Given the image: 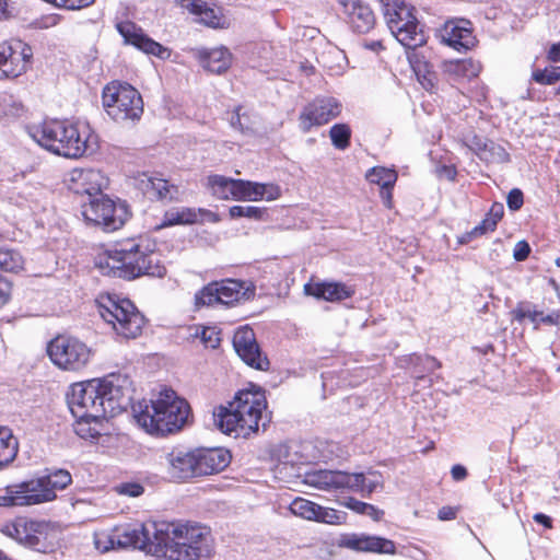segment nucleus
<instances>
[{
  "label": "nucleus",
  "instance_id": "nucleus-20",
  "mask_svg": "<svg viewBox=\"0 0 560 560\" xmlns=\"http://www.w3.org/2000/svg\"><path fill=\"white\" fill-rule=\"evenodd\" d=\"M118 33L122 36L125 44L132 45L147 55H152L161 59L167 58L170 51L149 37L141 27L131 21H122L116 24Z\"/></svg>",
  "mask_w": 560,
  "mask_h": 560
},
{
  "label": "nucleus",
  "instance_id": "nucleus-34",
  "mask_svg": "<svg viewBox=\"0 0 560 560\" xmlns=\"http://www.w3.org/2000/svg\"><path fill=\"white\" fill-rule=\"evenodd\" d=\"M201 212L199 209L198 212L195 209L190 208H178L172 209L165 212L163 226H171L176 224H192L198 221V213Z\"/></svg>",
  "mask_w": 560,
  "mask_h": 560
},
{
  "label": "nucleus",
  "instance_id": "nucleus-13",
  "mask_svg": "<svg viewBox=\"0 0 560 560\" xmlns=\"http://www.w3.org/2000/svg\"><path fill=\"white\" fill-rule=\"evenodd\" d=\"M97 385L108 417H115L130 406L135 389L127 374L109 373L97 380Z\"/></svg>",
  "mask_w": 560,
  "mask_h": 560
},
{
  "label": "nucleus",
  "instance_id": "nucleus-3",
  "mask_svg": "<svg viewBox=\"0 0 560 560\" xmlns=\"http://www.w3.org/2000/svg\"><path fill=\"white\" fill-rule=\"evenodd\" d=\"M154 247L155 245L144 237L120 242L108 254L105 266L101 265L103 273L127 280L143 275L162 278L166 273V268Z\"/></svg>",
  "mask_w": 560,
  "mask_h": 560
},
{
  "label": "nucleus",
  "instance_id": "nucleus-24",
  "mask_svg": "<svg viewBox=\"0 0 560 560\" xmlns=\"http://www.w3.org/2000/svg\"><path fill=\"white\" fill-rule=\"evenodd\" d=\"M72 189L77 194L88 195L89 200L98 197L107 187L108 179L101 171L93 168L73 170L71 173Z\"/></svg>",
  "mask_w": 560,
  "mask_h": 560
},
{
  "label": "nucleus",
  "instance_id": "nucleus-14",
  "mask_svg": "<svg viewBox=\"0 0 560 560\" xmlns=\"http://www.w3.org/2000/svg\"><path fill=\"white\" fill-rule=\"evenodd\" d=\"M18 539L26 547L43 553L51 552L58 540L57 527L46 521H26L14 527Z\"/></svg>",
  "mask_w": 560,
  "mask_h": 560
},
{
  "label": "nucleus",
  "instance_id": "nucleus-41",
  "mask_svg": "<svg viewBox=\"0 0 560 560\" xmlns=\"http://www.w3.org/2000/svg\"><path fill=\"white\" fill-rule=\"evenodd\" d=\"M290 511L302 518L315 521L319 505L304 498H296L290 504Z\"/></svg>",
  "mask_w": 560,
  "mask_h": 560
},
{
  "label": "nucleus",
  "instance_id": "nucleus-40",
  "mask_svg": "<svg viewBox=\"0 0 560 560\" xmlns=\"http://www.w3.org/2000/svg\"><path fill=\"white\" fill-rule=\"evenodd\" d=\"M366 178L382 188H393L397 180V173L394 170L376 166L371 168Z\"/></svg>",
  "mask_w": 560,
  "mask_h": 560
},
{
  "label": "nucleus",
  "instance_id": "nucleus-10",
  "mask_svg": "<svg viewBox=\"0 0 560 560\" xmlns=\"http://www.w3.org/2000/svg\"><path fill=\"white\" fill-rule=\"evenodd\" d=\"M82 215L89 224L104 232H114L126 223L130 213L125 201H115L106 195H100L82 206Z\"/></svg>",
  "mask_w": 560,
  "mask_h": 560
},
{
  "label": "nucleus",
  "instance_id": "nucleus-42",
  "mask_svg": "<svg viewBox=\"0 0 560 560\" xmlns=\"http://www.w3.org/2000/svg\"><path fill=\"white\" fill-rule=\"evenodd\" d=\"M218 281H213L195 294V305L201 306H213L220 304Z\"/></svg>",
  "mask_w": 560,
  "mask_h": 560
},
{
  "label": "nucleus",
  "instance_id": "nucleus-50",
  "mask_svg": "<svg viewBox=\"0 0 560 560\" xmlns=\"http://www.w3.org/2000/svg\"><path fill=\"white\" fill-rule=\"evenodd\" d=\"M92 422L95 423L93 420L77 419L75 433L82 439H96L100 432L96 427H91Z\"/></svg>",
  "mask_w": 560,
  "mask_h": 560
},
{
  "label": "nucleus",
  "instance_id": "nucleus-43",
  "mask_svg": "<svg viewBox=\"0 0 560 560\" xmlns=\"http://www.w3.org/2000/svg\"><path fill=\"white\" fill-rule=\"evenodd\" d=\"M329 136L335 148L345 150L349 147L351 130L346 124H336L330 128Z\"/></svg>",
  "mask_w": 560,
  "mask_h": 560
},
{
  "label": "nucleus",
  "instance_id": "nucleus-29",
  "mask_svg": "<svg viewBox=\"0 0 560 560\" xmlns=\"http://www.w3.org/2000/svg\"><path fill=\"white\" fill-rule=\"evenodd\" d=\"M442 67L448 80L454 83L476 78L481 70L480 63L472 59L447 60Z\"/></svg>",
  "mask_w": 560,
  "mask_h": 560
},
{
  "label": "nucleus",
  "instance_id": "nucleus-48",
  "mask_svg": "<svg viewBox=\"0 0 560 560\" xmlns=\"http://www.w3.org/2000/svg\"><path fill=\"white\" fill-rule=\"evenodd\" d=\"M532 78L539 84L550 85L560 81V67L550 66L545 69H537L533 72Z\"/></svg>",
  "mask_w": 560,
  "mask_h": 560
},
{
  "label": "nucleus",
  "instance_id": "nucleus-53",
  "mask_svg": "<svg viewBox=\"0 0 560 560\" xmlns=\"http://www.w3.org/2000/svg\"><path fill=\"white\" fill-rule=\"evenodd\" d=\"M262 189H260L259 200L266 199L268 201L276 200L281 195V189L279 186L275 184H261Z\"/></svg>",
  "mask_w": 560,
  "mask_h": 560
},
{
  "label": "nucleus",
  "instance_id": "nucleus-39",
  "mask_svg": "<svg viewBox=\"0 0 560 560\" xmlns=\"http://www.w3.org/2000/svg\"><path fill=\"white\" fill-rule=\"evenodd\" d=\"M208 184L213 194L220 199L233 198L235 179L222 175H211L208 177Z\"/></svg>",
  "mask_w": 560,
  "mask_h": 560
},
{
  "label": "nucleus",
  "instance_id": "nucleus-44",
  "mask_svg": "<svg viewBox=\"0 0 560 560\" xmlns=\"http://www.w3.org/2000/svg\"><path fill=\"white\" fill-rule=\"evenodd\" d=\"M497 223L488 214L486 218L476 225L471 231L465 233L458 238L459 244H468L472 238L493 232L497 229Z\"/></svg>",
  "mask_w": 560,
  "mask_h": 560
},
{
  "label": "nucleus",
  "instance_id": "nucleus-12",
  "mask_svg": "<svg viewBox=\"0 0 560 560\" xmlns=\"http://www.w3.org/2000/svg\"><path fill=\"white\" fill-rule=\"evenodd\" d=\"M67 401L75 419L93 420L96 424L108 417L97 380L74 384Z\"/></svg>",
  "mask_w": 560,
  "mask_h": 560
},
{
  "label": "nucleus",
  "instance_id": "nucleus-18",
  "mask_svg": "<svg viewBox=\"0 0 560 560\" xmlns=\"http://www.w3.org/2000/svg\"><path fill=\"white\" fill-rule=\"evenodd\" d=\"M47 474L28 480L33 497L37 499L36 504L54 501L57 490L66 489L71 482V474L66 469H47Z\"/></svg>",
  "mask_w": 560,
  "mask_h": 560
},
{
  "label": "nucleus",
  "instance_id": "nucleus-5",
  "mask_svg": "<svg viewBox=\"0 0 560 560\" xmlns=\"http://www.w3.org/2000/svg\"><path fill=\"white\" fill-rule=\"evenodd\" d=\"M31 137L46 150L68 159L84 155L89 144L85 132L68 120H48L30 129Z\"/></svg>",
  "mask_w": 560,
  "mask_h": 560
},
{
  "label": "nucleus",
  "instance_id": "nucleus-57",
  "mask_svg": "<svg viewBox=\"0 0 560 560\" xmlns=\"http://www.w3.org/2000/svg\"><path fill=\"white\" fill-rule=\"evenodd\" d=\"M201 22H203L206 25L215 27L220 23V18L215 14L214 10L207 7L201 15H200Z\"/></svg>",
  "mask_w": 560,
  "mask_h": 560
},
{
  "label": "nucleus",
  "instance_id": "nucleus-59",
  "mask_svg": "<svg viewBox=\"0 0 560 560\" xmlns=\"http://www.w3.org/2000/svg\"><path fill=\"white\" fill-rule=\"evenodd\" d=\"M487 214L498 224L504 214L503 203L494 202Z\"/></svg>",
  "mask_w": 560,
  "mask_h": 560
},
{
  "label": "nucleus",
  "instance_id": "nucleus-54",
  "mask_svg": "<svg viewBox=\"0 0 560 560\" xmlns=\"http://www.w3.org/2000/svg\"><path fill=\"white\" fill-rule=\"evenodd\" d=\"M95 0H59L58 8L80 10L93 4Z\"/></svg>",
  "mask_w": 560,
  "mask_h": 560
},
{
  "label": "nucleus",
  "instance_id": "nucleus-15",
  "mask_svg": "<svg viewBox=\"0 0 560 560\" xmlns=\"http://www.w3.org/2000/svg\"><path fill=\"white\" fill-rule=\"evenodd\" d=\"M33 57L30 45L21 39H10L0 44L1 78H16L24 73Z\"/></svg>",
  "mask_w": 560,
  "mask_h": 560
},
{
  "label": "nucleus",
  "instance_id": "nucleus-7",
  "mask_svg": "<svg viewBox=\"0 0 560 560\" xmlns=\"http://www.w3.org/2000/svg\"><path fill=\"white\" fill-rule=\"evenodd\" d=\"M98 313L115 331L126 339L137 338L145 324L144 316L128 299L107 294L98 300Z\"/></svg>",
  "mask_w": 560,
  "mask_h": 560
},
{
  "label": "nucleus",
  "instance_id": "nucleus-17",
  "mask_svg": "<svg viewBox=\"0 0 560 560\" xmlns=\"http://www.w3.org/2000/svg\"><path fill=\"white\" fill-rule=\"evenodd\" d=\"M233 347L237 355L248 366L259 371H267L269 369L270 362L262 354L256 341L255 332L248 326L241 327L235 331Z\"/></svg>",
  "mask_w": 560,
  "mask_h": 560
},
{
  "label": "nucleus",
  "instance_id": "nucleus-4",
  "mask_svg": "<svg viewBox=\"0 0 560 560\" xmlns=\"http://www.w3.org/2000/svg\"><path fill=\"white\" fill-rule=\"evenodd\" d=\"M131 408L138 424L158 435L179 431L190 415L188 402L171 388L162 389L156 398L139 400Z\"/></svg>",
  "mask_w": 560,
  "mask_h": 560
},
{
  "label": "nucleus",
  "instance_id": "nucleus-33",
  "mask_svg": "<svg viewBox=\"0 0 560 560\" xmlns=\"http://www.w3.org/2000/svg\"><path fill=\"white\" fill-rule=\"evenodd\" d=\"M18 454V440L8 428H0V468L11 463Z\"/></svg>",
  "mask_w": 560,
  "mask_h": 560
},
{
  "label": "nucleus",
  "instance_id": "nucleus-58",
  "mask_svg": "<svg viewBox=\"0 0 560 560\" xmlns=\"http://www.w3.org/2000/svg\"><path fill=\"white\" fill-rule=\"evenodd\" d=\"M488 142H489V140H487V139H483L478 136H474L472 138L469 139L468 147L479 158V153L483 152V144L488 143Z\"/></svg>",
  "mask_w": 560,
  "mask_h": 560
},
{
  "label": "nucleus",
  "instance_id": "nucleus-23",
  "mask_svg": "<svg viewBox=\"0 0 560 560\" xmlns=\"http://www.w3.org/2000/svg\"><path fill=\"white\" fill-rule=\"evenodd\" d=\"M467 20L447 21L440 31L441 40L456 50H467L475 45V36Z\"/></svg>",
  "mask_w": 560,
  "mask_h": 560
},
{
  "label": "nucleus",
  "instance_id": "nucleus-30",
  "mask_svg": "<svg viewBox=\"0 0 560 560\" xmlns=\"http://www.w3.org/2000/svg\"><path fill=\"white\" fill-rule=\"evenodd\" d=\"M37 499L33 497L28 480L8 486L0 494V506H30L36 505Z\"/></svg>",
  "mask_w": 560,
  "mask_h": 560
},
{
  "label": "nucleus",
  "instance_id": "nucleus-52",
  "mask_svg": "<svg viewBox=\"0 0 560 560\" xmlns=\"http://www.w3.org/2000/svg\"><path fill=\"white\" fill-rule=\"evenodd\" d=\"M506 203L510 210H520L524 203L523 191L518 188L511 189L506 197Z\"/></svg>",
  "mask_w": 560,
  "mask_h": 560
},
{
  "label": "nucleus",
  "instance_id": "nucleus-46",
  "mask_svg": "<svg viewBox=\"0 0 560 560\" xmlns=\"http://www.w3.org/2000/svg\"><path fill=\"white\" fill-rule=\"evenodd\" d=\"M347 520V513L331 508H324L319 505V511L316 513V522L339 525L343 524Z\"/></svg>",
  "mask_w": 560,
  "mask_h": 560
},
{
  "label": "nucleus",
  "instance_id": "nucleus-51",
  "mask_svg": "<svg viewBox=\"0 0 560 560\" xmlns=\"http://www.w3.org/2000/svg\"><path fill=\"white\" fill-rule=\"evenodd\" d=\"M116 490L119 494L137 498L143 493L144 488L139 482H122L116 487Z\"/></svg>",
  "mask_w": 560,
  "mask_h": 560
},
{
  "label": "nucleus",
  "instance_id": "nucleus-9",
  "mask_svg": "<svg viewBox=\"0 0 560 560\" xmlns=\"http://www.w3.org/2000/svg\"><path fill=\"white\" fill-rule=\"evenodd\" d=\"M305 483L324 491L349 490L370 497L378 486L377 480H368L363 472L349 474L341 470H315L305 475Z\"/></svg>",
  "mask_w": 560,
  "mask_h": 560
},
{
  "label": "nucleus",
  "instance_id": "nucleus-60",
  "mask_svg": "<svg viewBox=\"0 0 560 560\" xmlns=\"http://www.w3.org/2000/svg\"><path fill=\"white\" fill-rule=\"evenodd\" d=\"M451 475H452L453 480L463 481L467 477L468 472H467L466 467L457 464L452 467Z\"/></svg>",
  "mask_w": 560,
  "mask_h": 560
},
{
  "label": "nucleus",
  "instance_id": "nucleus-6",
  "mask_svg": "<svg viewBox=\"0 0 560 560\" xmlns=\"http://www.w3.org/2000/svg\"><path fill=\"white\" fill-rule=\"evenodd\" d=\"M387 26L395 38L407 49H416L427 43L423 25L413 5L404 0H381Z\"/></svg>",
  "mask_w": 560,
  "mask_h": 560
},
{
  "label": "nucleus",
  "instance_id": "nucleus-49",
  "mask_svg": "<svg viewBox=\"0 0 560 560\" xmlns=\"http://www.w3.org/2000/svg\"><path fill=\"white\" fill-rule=\"evenodd\" d=\"M196 336L200 338L201 342L209 348L215 349L220 345V337L219 332L215 330V328L211 327H202L199 330H197Z\"/></svg>",
  "mask_w": 560,
  "mask_h": 560
},
{
  "label": "nucleus",
  "instance_id": "nucleus-47",
  "mask_svg": "<svg viewBox=\"0 0 560 560\" xmlns=\"http://www.w3.org/2000/svg\"><path fill=\"white\" fill-rule=\"evenodd\" d=\"M511 314L518 323L529 318L535 324V328H538L537 317L542 315L541 312L536 311L528 302H520Z\"/></svg>",
  "mask_w": 560,
  "mask_h": 560
},
{
  "label": "nucleus",
  "instance_id": "nucleus-2",
  "mask_svg": "<svg viewBox=\"0 0 560 560\" xmlns=\"http://www.w3.org/2000/svg\"><path fill=\"white\" fill-rule=\"evenodd\" d=\"M267 400L262 390H241L229 407L220 406L213 412L215 427L224 434L247 439L259 430H266L270 416L264 411Z\"/></svg>",
  "mask_w": 560,
  "mask_h": 560
},
{
  "label": "nucleus",
  "instance_id": "nucleus-16",
  "mask_svg": "<svg viewBox=\"0 0 560 560\" xmlns=\"http://www.w3.org/2000/svg\"><path fill=\"white\" fill-rule=\"evenodd\" d=\"M233 347L237 355L248 366L259 371H267L269 369L270 362L262 354L256 341L255 332L248 326L241 327L235 331Z\"/></svg>",
  "mask_w": 560,
  "mask_h": 560
},
{
  "label": "nucleus",
  "instance_id": "nucleus-8",
  "mask_svg": "<svg viewBox=\"0 0 560 560\" xmlns=\"http://www.w3.org/2000/svg\"><path fill=\"white\" fill-rule=\"evenodd\" d=\"M107 115L117 122L139 120L143 113L140 93L128 83L110 82L102 94Z\"/></svg>",
  "mask_w": 560,
  "mask_h": 560
},
{
  "label": "nucleus",
  "instance_id": "nucleus-36",
  "mask_svg": "<svg viewBox=\"0 0 560 560\" xmlns=\"http://www.w3.org/2000/svg\"><path fill=\"white\" fill-rule=\"evenodd\" d=\"M234 195L233 199L235 200H249L257 201L259 200L260 189H262L260 183H255L250 180L244 179H235L234 184Z\"/></svg>",
  "mask_w": 560,
  "mask_h": 560
},
{
  "label": "nucleus",
  "instance_id": "nucleus-19",
  "mask_svg": "<svg viewBox=\"0 0 560 560\" xmlns=\"http://www.w3.org/2000/svg\"><path fill=\"white\" fill-rule=\"evenodd\" d=\"M341 104L334 97H318L307 104L300 114V126L304 132L313 126H322L337 117Z\"/></svg>",
  "mask_w": 560,
  "mask_h": 560
},
{
  "label": "nucleus",
  "instance_id": "nucleus-37",
  "mask_svg": "<svg viewBox=\"0 0 560 560\" xmlns=\"http://www.w3.org/2000/svg\"><path fill=\"white\" fill-rule=\"evenodd\" d=\"M479 159L486 163L497 164L509 163L511 160L509 152L492 140L483 144V152L479 153Z\"/></svg>",
  "mask_w": 560,
  "mask_h": 560
},
{
  "label": "nucleus",
  "instance_id": "nucleus-61",
  "mask_svg": "<svg viewBox=\"0 0 560 560\" xmlns=\"http://www.w3.org/2000/svg\"><path fill=\"white\" fill-rule=\"evenodd\" d=\"M10 299V284L0 278V307L8 303Z\"/></svg>",
  "mask_w": 560,
  "mask_h": 560
},
{
  "label": "nucleus",
  "instance_id": "nucleus-64",
  "mask_svg": "<svg viewBox=\"0 0 560 560\" xmlns=\"http://www.w3.org/2000/svg\"><path fill=\"white\" fill-rule=\"evenodd\" d=\"M547 58L552 62L560 61V43H555L550 46L547 52Z\"/></svg>",
  "mask_w": 560,
  "mask_h": 560
},
{
  "label": "nucleus",
  "instance_id": "nucleus-63",
  "mask_svg": "<svg viewBox=\"0 0 560 560\" xmlns=\"http://www.w3.org/2000/svg\"><path fill=\"white\" fill-rule=\"evenodd\" d=\"M207 3L201 1V0H195V1H191L187 8L189 9V11L192 13V14H196L198 16L201 15L202 11L207 8Z\"/></svg>",
  "mask_w": 560,
  "mask_h": 560
},
{
  "label": "nucleus",
  "instance_id": "nucleus-31",
  "mask_svg": "<svg viewBox=\"0 0 560 560\" xmlns=\"http://www.w3.org/2000/svg\"><path fill=\"white\" fill-rule=\"evenodd\" d=\"M202 67L217 74L225 72L232 61V55L225 47H218L211 50H202L199 54Z\"/></svg>",
  "mask_w": 560,
  "mask_h": 560
},
{
  "label": "nucleus",
  "instance_id": "nucleus-32",
  "mask_svg": "<svg viewBox=\"0 0 560 560\" xmlns=\"http://www.w3.org/2000/svg\"><path fill=\"white\" fill-rule=\"evenodd\" d=\"M346 15L353 31L358 33H368L375 23L373 11L362 1L355 5L354 10H350Z\"/></svg>",
  "mask_w": 560,
  "mask_h": 560
},
{
  "label": "nucleus",
  "instance_id": "nucleus-45",
  "mask_svg": "<svg viewBox=\"0 0 560 560\" xmlns=\"http://www.w3.org/2000/svg\"><path fill=\"white\" fill-rule=\"evenodd\" d=\"M232 219L249 218L255 220H264L266 215V209L254 207V206H233L229 210Z\"/></svg>",
  "mask_w": 560,
  "mask_h": 560
},
{
  "label": "nucleus",
  "instance_id": "nucleus-27",
  "mask_svg": "<svg viewBox=\"0 0 560 560\" xmlns=\"http://www.w3.org/2000/svg\"><path fill=\"white\" fill-rule=\"evenodd\" d=\"M304 292L307 295L328 302H340L354 294L353 289L341 282L306 283Z\"/></svg>",
  "mask_w": 560,
  "mask_h": 560
},
{
  "label": "nucleus",
  "instance_id": "nucleus-21",
  "mask_svg": "<svg viewBox=\"0 0 560 560\" xmlns=\"http://www.w3.org/2000/svg\"><path fill=\"white\" fill-rule=\"evenodd\" d=\"M340 546L360 552L394 555L395 542L390 539L365 534H350L342 537Z\"/></svg>",
  "mask_w": 560,
  "mask_h": 560
},
{
  "label": "nucleus",
  "instance_id": "nucleus-62",
  "mask_svg": "<svg viewBox=\"0 0 560 560\" xmlns=\"http://www.w3.org/2000/svg\"><path fill=\"white\" fill-rule=\"evenodd\" d=\"M438 517L441 521H451L456 517V510L452 506H443L438 512Z\"/></svg>",
  "mask_w": 560,
  "mask_h": 560
},
{
  "label": "nucleus",
  "instance_id": "nucleus-25",
  "mask_svg": "<svg viewBox=\"0 0 560 560\" xmlns=\"http://www.w3.org/2000/svg\"><path fill=\"white\" fill-rule=\"evenodd\" d=\"M135 186L151 201H171L174 199V194L177 192V188L174 185H170L166 179L149 173H142L136 177Z\"/></svg>",
  "mask_w": 560,
  "mask_h": 560
},
{
  "label": "nucleus",
  "instance_id": "nucleus-56",
  "mask_svg": "<svg viewBox=\"0 0 560 560\" xmlns=\"http://www.w3.org/2000/svg\"><path fill=\"white\" fill-rule=\"evenodd\" d=\"M530 254V246L525 241H520L515 244L513 257L516 261L525 260Z\"/></svg>",
  "mask_w": 560,
  "mask_h": 560
},
{
  "label": "nucleus",
  "instance_id": "nucleus-55",
  "mask_svg": "<svg viewBox=\"0 0 560 560\" xmlns=\"http://www.w3.org/2000/svg\"><path fill=\"white\" fill-rule=\"evenodd\" d=\"M340 504L350 509L351 511L358 513V514H362L364 513V510H366V503L365 502H362V501H359L352 497H347V498H343L341 501H340Z\"/></svg>",
  "mask_w": 560,
  "mask_h": 560
},
{
  "label": "nucleus",
  "instance_id": "nucleus-26",
  "mask_svg": "<svg viewBox=\"0 0 560 560\" xmlns=\"http://www.w3.org/2000/svg\"><path fill=\"white\" fill-rule=\"evenodd\" d=\"M167 472L171 478L186 480L198 476L196 450L184 452L174 450L166 456Z\"/></svg>",
  "mask_w": 560,
  "mask_h": 560
},
{
  "label": "nucleus",
  "instance_id": "nucleus-35",
  "mask_svg": "<svg viewBox=\"0 0 560 560\" xmlns=\"http://www.w3.org/2000/svg\"><path fill=\"white\" fill-rule=\"evenodd\" d=\"M409 363L412 365V374L418 380H424V373H431L435 369L441 368V362L430 355L411 354Z\"/></svg>",
  "mask_w": 560,
  "mask_h": 560
},
{
  "label": "nucleus",
  "instance_id": "nucleus-22",
  "mask_svg": "<svg viewBox=\"0 0 560 560\" xmlns=\"http://www.w3.org/2000/svg\"><path fill=\"white\" fill-rule=\"evenodd\" d=\"M198 476L218 474L231 463V453L224 447L196 448Z\"/></svg>",
  "mask_w": 560,
  "mask_h": 560
},
{
  "label": "nucleus",
  "instance_id": "nucleus-38",
  "mask_svg": "<svg viewBox=\"0 0 560 560\" xmlns=\"http://www.w3.org/2000/svg\"><path fill=\"white\" fill-rule=\"evenodd\" d=\"M23 264L24 259L18 250L0 246V270L18 272L23 268Z\"/></svg>",
  "mask_w": 560,
  "mask_h": 560
},
{
  "label": "nucleus",
  "instance_id": "nucleus-11",
  "mask_svg": "<svg viewBox=\"0 0 560 560\" xmlns=\"http://www.w3.org/2000/svg\"><path fill=\"white\" fill-rule=\"evenodd\" d=\"M51 362L61 370L79 372L88 366L93 352L83 341L75 337L57 336L47 346Z\"/></svg>",
  "mask_w": 560,
  "mask_h": 560
},
{
  "label": "nucleus",
  "instance_id": "nucleus-1",
  "mask_svg": "<svg viewBox=\"0 0 560 560\" xmlns=\"http://www.w3.org/2000/svg\"><path fill=\"white\" fill-rule=\"evenodd\" d=\"M110 547H133L165 560H198L212 552L208 528L175 522H148L117 529Z\"/></svg>",
  "mask_w": 560,
  "mask_h": 560
},
{
  "label": "nucleus",
  "instance_id": "nucleus-28",
  "mask_svg": "<svg viewBox=\"0 0 560 560\" xmlns=\"http://www.w3.org/2000/svg\"><path fill=\"white\" fill-rule=\"evenodd\" d=\"M218 289L220 304L228 306L249 300L255 293V289L247 285L246 282L234 279L218 281Z\"/></svg>",
  "mask_w": 560,
  "mask_h": 560
}]
</instances>
